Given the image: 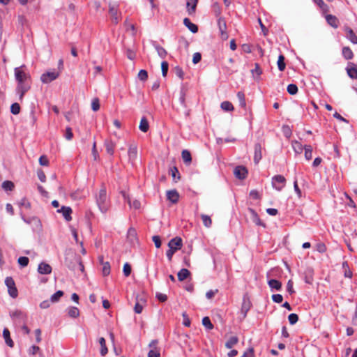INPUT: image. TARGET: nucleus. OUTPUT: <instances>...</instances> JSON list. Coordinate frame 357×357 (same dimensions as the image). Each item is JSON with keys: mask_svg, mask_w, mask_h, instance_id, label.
I'll list each match as a JSON object with an SVG mask.
<instances>
[{"mask_svg": "<svg viewBox=\"0 0 357 357\" xmlns=\"http://www.w3.org/2000/svg\"><path fill=\"white\" fill-rule=\"evenodd\" d=\"M127 238L132 244H134L137 241V231L135 229L132 227L129 228L127 232Z\"/></svg>", "mask_w": 357, "mask_h": 357, "instance_id": "6ab92c4d", "label": "nucleus"}, {"mask_svg": "<svg viewBox=\"0 0 357 357\" xmlns=\"http://www.w3.org/2000/svg\"><path fill=\"white\" fill-rule=\"evenodd\" d=\"M202 324L207 330H212L214 327L208 317L202 319Z\"/></svg>", "mask_w": 357, "mask_h": 357, "instance_id": "ea45409f", "label": "nucleus"}, {"mask_svg": "<svg viewBox=\"0 0 357 357\" xmlns=\"http://www.w3.org/2000/svg\"><path fill=\"white\" fill-rule=\"evenodd\" d=\"M238 342V338L236 336H232L229 338V340L225 343V347L227 349L232 348L235 344H236Z\"/></svg>", "mask_w": 357, "mask_h": 357, "instance_id": "473e14b6", "label": "nucleus"}, {"mask_svg": "<svg viewBox=\"0 0 357 357\" xmlns=\"http://www.w3.org/2000/svg\"><path fill=\"white\" fill-rule=\"evenodd\" d=\"M10 315L13 319H17L20 321L22 320L23 321H24L26 319V314L22 311L19 310L11 312Z\"/></svg>", "mask_w": 357, "mask_h": 357, "instance_id": "b1692460", "label": "nucleus"}, {"mask_svg": "<svg viewBox=\"0 0 357 357\" xmlns=\"http://www.w3.org/2000/svg\"><path fill=\"white\" fill-rule=\"evenodd\" d=\"M347 72L349 77L357 79V69L355 67L347 68Z\"/></svg>", "mask_w": 357, "mask_h": 357, "instance_id": "49530a36", "label": "nucleus"}, {"mask_svg": "<svg viewBox=\"0 0 357 357\" xmlns=\"http://www.w3.org/2000/svg\"><path fill=\"white\" fill-rule=\"evenodd\" d=\"M107 199L106 189L105 188H102L96 196V203L102 213H105L107 211Z\"/></svg>", "mask_w": 357, "mask_h": 357, "instance_id": "f03ea898", "label": "nucleus"}, {"mask_svg": "<svg viewBox=\"0 0 357 357\" xmlns=\"http://www.w3.org/2000/svg\"><path fill=\"white\" fill-rule=\"evenodd\" d=\"M271 298H272L273 301L275 303H280L283 301V296L279 294H273Z\"/></svg>", "mask_w": 357, "mask_h": 357, "instance_id": "e2e57ef3", "label": "nucleus"}, {"mask_svg": "<svg viewBox=\"0 0 357 357\" xmlns=\"http://www.w3.org/2000/svg\"><path fill=\"white\" fill-rule=\"evenodd\" d=\"M313 2L317 4L322 11L327 12L328 10V6L326 4L323 0H312Z\"/></svg>", "mask_w": 357, "mask_h": 357, "instance_id": "a18cd8bd", "label": "nucleus"}, {"mask_svg": "<svg viewBox=\"0 0 357 357\" xmlns=\"http://www.w3.org/2000/svg\"><path fill=\"white\" fill-rule=\"evenodd\" d=\"M99 343L101 346L100 354L102 356H105L108 351L105 344V339L104 337H100L99 339Z\"/></svg>", "mask_w": 357, "mask_h": 357, "instance_id": "79ce46f5", "label": "nucleus"}, {"mask_svg": "<svg viewBox=\"0 0 357 357\" xmlns=\"http://www.w3.org/2000/svg\"><path fill=\"white\" fill-rule=\"evenodd\" d=\"M305 158L307 160H310L312 158V148L310 145H305Z\"/></svg>", "mask_w": 357, "mask_h": 357, "instance_id": "a19ab883", "label": "nucleus"}, {"mask_svg": "<svg viewBox=\"0 0 357 357\" xmlns=\"http://www.w3.org/2000/svg\"><path fill=\"white\" fill-rule=\"evenodd\" d=\"M67 311L68 316L71 318H77L79 316V310L77 307L71 306Z\"/></svg>", "mask_w": 357, "mask_h": 357, "instance_id": "c756f323", "label": "nucleus"}, {"mask_svg": "<svg viewBox=\"0 0 357 357\" xmlns=\"http://www.w3.org/2000/svg\"><path fill=\"white\" fill-rule=\"evenodd\" d=\"M251 307V303L249 301V299H246L245 298H243L241 312L242 314V318L245 319L247 316L248 312L250 310Z\"/></svg>", "mask_w": 357, "mask_h": 357, "instance_id": "ddd939ff", "label": "nucleus"}, {"mask_svg": "<svg viewBox=\"0 0 357 357\" xmlns=\"http://www.w3.org/2000/svg\"><path fill=\"white\" fill-rule=\"evenodd\" d=\"M20 206H24L26 208H31V203L27 201V199L24 197L22 198L18 203Z\"/></svg>", "mask_w": 357, "mask_h": 357, "instance_id": "052dcab7", "label": "nucleus"}, {"mask_svg": "<svg viewBox=\"0 0 357 357\" xmlns=\"http://www.w3.org/2000/svg\"><path fill=\"white\" fill-rule=\"evenodd\" d=\"M57 213H62L64 219L68 222L72 220L71 214L73 211L69 206H62L60 209L57 210Z\"/></svg>", "mask_w": 357, "mask_h": 357, "instance_id": "f8f14e48", "label": "nucleus"}, {"mask_svg": "<svg viewBox=\"0 0 357 357\" xmlns=\"http://www.w3.org/2000/svg\"><path fill=\"white\" fill-rule=\"evenodd\" d=\"M288 320L291 325H294L298 321V316L295 313H291L288 316Z\"/></svg>", "mask_w": 357, "mask_h": 357, "instance_id": "8fccbe9b", "label": "nucleus"}, {"mask_svg": "<svg viewBox=\"0 0 357 357\" xmlns=\"http://www.w3.org/2000/svg\"><path fill=\"white\" fill-rule=\"evenodd\" d=\"M190 275V272L186 268H182L177 274L178 279L179 281H183L188 278Z\"/></svg>", "mask_w": 357, "mask_h": 357, "instance_id": "c85d7f7f", "label": "nucleus"}, {"mask_svg": "<svg viewBox=\"0 0 357 357\" xmlns=\"http://www.w3.org/2000/svg\"><path fill=\"white\" fill-rule=\"evenodd\" d=\"M139 128L143 132H146L149 130V123L147 119L145 116H143L141 119Z\"/></svg>", "mask_w": 357, "mask_h": 357, "instance_id": "a878e982", "label": "nucleus"}, {"mask_svg": "<svg viewBox=\"0 0 357 357\" xmlns=\"http://www.w3.org/2000/svg\"><path fill=\"white\" fill-rule=\"evenodd\" d=\"M220 107L225 112H231L234 109L233 105L229 101L222 102Z\"/></svg>", "mask_w": 357, "mask_h": 357, "instance_id": "58836bf2", "label": "nucleus"}, {"mask_svg": "<svg viewBox=\"0 0 357 357\" xmlns=\"http://www.w3.org/2000/svg\"><path fill=\"white\" fill-rule=\"evenodd\" d=\"M14 187V183L12 181H5L2 183V188L6 191L13 190Z\"/></svg>", "mask_w": 357, "mask_h": 357, "instance_id": "c03bdc74", "label": "nucleus"}, {"mask_svg": "<svg viewBox=\"0 0 357 357\" xmlns=\"http://www.w3.org/2000/svg\"><path fill=\"white\" fill-rule=\"evenodd\" d=\"M262 158L261 154V145L260 143H257L255 145V154H254V162L255 164H258Z\"/></svg>", "mask_w": 357, "mask_h": 357, "instance_id": "dca6fc26", "label": "nucleus"}, {"mask_svg": "<svg viewBox=\"0 0 357 357\" xmlns=\"http://www.w3.org/2000/svg\"><path fill=\"white\" fill-rule=\"evenodd\" d=\"M241 357H254V349L252 347L248 349Z\"/></svg>", "mask_w": 357, "mask_h": 357, "instance_id": "338daca9", "label": "nucleus"}, {"mask_svg": "<svg viewBox=\"0 0 357 357\" xmlns=\"http://www.w3.org/2000/svg\"><path fill=\"white\" fill-rule=\"evenodd\" d=\"M167 198L173 204H176L179 199V194L176 190H171L167 192Z\"/></svg>", "mask_w": 357, "mask_h": 357, "instance_id": "2eb2a0df", "label": "nucleus"}, {"mask_svg": "<svg viewBox=\"0 0 357 357\" xmlns=\"http://www.w3.org/2000/svg\"><path fill=\"white\" fill-rule=\"evenodd\" d=\"M148 357H160V354L156 349H151L148 353Z\"/></svg>", "mask_w": 357, "mask_h": 357, "instance_id": "774afa93", "label": "nucleus"}, {"mask_svg": "<svg viewBox=\"0 0 357 357\" xmlns=\"http://www.w3.org/2000/svg\"><path fill=\"white\" fill-rule=\"evenodd\" d=\"M218 25L219 27V30L221 33L222 37L223 38L224 36L225 35V37L227 38V33H226L227 24H226V22L223 17L218 18Z\"/></svg>", "mask_w": 357, "mask_h": 357, "instance_id": "412c9836", "label": "nucleus"}, {"mask_svg": "<svg viewBox=\"0 0 357 357\" xmlns=\"http://www.w3.org/2000/svg\"><path fill=\"white\" fill-rule=\"evenodd\" d=\"M201 218L202 220L204 225L206 227H207V228L211 227V226L212 225V220H211V218L210 216L205 215V214H202Z\"/></svg>", "mask_w": 357, "mask_h": 357, "instance_id": "4c0bfd02", "label": "nucleus"}, {"mask_svg": "<svg viewBox=\"0 0 357 357\" xmlns=\"http://www.w3.org/2000/svg\"><path fill=\"white\" fill-rule=\"evenodd\" d=\"M155 297L160 302H165L167 300V296L166 294L157 292L155 294Z\"/></svg>", "mask_w": 357, "mask_h": 357, "instance_id": "69168bd1", "label": "nucleus"}, {"mask_svg": "<svg viewBox=\"0 0 357 357\" xmlns=\"http://www.w3.org/2000/svg\"><path fill=\"white\" fill-rule=\"evenodd\" d=\"M183 24L192 33H196L198 32V26L195 24L191 22L188 18L185 17L183 20Z\"/></svg>", "mask_w": 357, "mask_h": 357, "instance_id": "5701e85b", "label": "nucleus"}, {"mask_svg": "<svg viewBox=\"0 0 357 357\" xmlns=\"http://www.w3.org/2000/svg\"><path fill=\"white\" fill-rule=\"evenodd\" d=\"M3 337L5 340L6 344L8 347L13 348L14 347V342L12 340V339L10 338V333L9 330L7 328H5L3 331Z\"/></svg>", "mask_w": 357, "mask_h": 357, "instance_id": "4be33fe9", "label": "nucleus"}, {"mask_svg": "<svg viewBox=\"0 0 357 357\" xmlns=\"http://www.w3.org/2000/svg\"><path fill=\"white\" fill-rule=\"evenodd\" d=\"M250 212L252 214V221H253V222H255L257 225L263 226L264 227H265V224L261 222V220H260L259 215L255 212V211L253 210V209H250Z\"/></svg>", "mask_w": 357, "mask_h": 357, "instance_id": "2f4dec72", "label": "nucleus"}, {"mask_svg": "<svg viewBox=\"0 0 357 357\" xmlns=\"http://www.w3.org/2000/svg\"><path fill=\"white\" fill-rule=\"evenodd\" d=\"M327 22L332 26L333 27H337V19L336 17L332 15H327L326 17Z\"/></svg>", "mask_w": 357, "mask_h": 357, "instance_id": "c9c22d12", "label": "nucleus"}, {"mask_svg": "<svg viewBox=\"0 0 357 357\" xmlns=\"http://www.w3.org/2000/svg\"><path fill=\"white\" fill-rule=\"evenodd\" d=\"M123 197L130 207H133L135 209H139L140 208L141 204L139 201L135 199L132 202L130 198L128 196L126 195V194H123Z\"/></svg>", "mask_w": 357, "mask_h": 357, "instance_id": "cd10ccee", "label": "nucleus"}, {"mask_svg": "<svg viewBox=\"0 0 357 357\" xmlns=\"http://www.w3.org/2000/svg\"><path fill=\"white\" fill-rule=\"evenodd\" d=\"M63 296V291L61 290H59L56 291L54 294H52L50 297V301L52 303H56L59 301V299Z\"/></svg>", "mask_w": 357, "mask_h": 357, "instance_id": "f704fd0d", "label": "nucleus"}, {"mask_svg": "<svg viewBox=\"0 0 357 357\" xmlns=\"http://www.w3.org/2000/svg\"><path fill=\"white\" fill-rule=\"evenodd\" d=\"M8 291L9 295L13 298H17L18 296V291L15 286L8 289Z\"/></svg>", "mask_w": 357, "mask_h": 357, "instance_id": "0e129e2a", "label": "nucleus"}, {"mask_svg": "<svg viewBox=\"0 0 357 357\" xmlns=\"http://www.w3.org/2000/svg\"><path fill=\"white\" fill-rule=\"evenodd\" d=\"M131 271H132L131 266L128 263H126L123 265V272L124 275L126 277L129 276L131 273Z\"/></svg>", "mask_w": 357, "mask_h": 357, "instance_id": "6e6d98bb", "label": "nucleus"}, {"mask_svg": "<svg viewBox=\"0 0 357 357\" xmlns=\"http://www.w3.org/2000/svg\"><path fill=\"white\" fill-rule=\"evenodd\" d=\"M248 173V172L246 167L241 165L236 167L234 170V174L240 180L245 179L247 177Z\"/></svg>", "mask_w": 357, "mask_h": 357, "instance_id": "1a4fd4ad", "label": "nucleus"}, {"mask_svg": "<svg viewBox=\"0 0 357 357\" xmlns=\"http://www.w3.org/2000/svg\"><path fill=\"white\" fill-rule=\"evenodd\" d=\"M17 261H18V264L22 267H25V266H26L28 265L29 259L26 257H20L18 258Z\"/></svg>", "mask_w": 357, "mask_h": 357, "instance_id": "864d4df0", "label": "nucleus"}, {"mask_svg": "<svg viewBox=\"0 0 357 357\" xmlns=\"http://www.w3.org/2000/svg\"><path fill=\"white\" fill-rule=\"evenodd\" d=\"M59 75V72L56 70L47 72L43 73L40 77V80L43 83L47 84L56 79Z\"/></svg>", "mask_w": 357, "mask_h": 357, "instance_id": "0eeeda50", "label": "nucleus"}, {"mask_svg": "<svg viewBox=\"0 0 357 357\" xmlns=\"http://www.w3.org/2000/svg\"><path fill=\"white\" fill-rule=\"evenodd\" d=\"M198 0H187L186 8L188 15H192L196 11Z\"/></svg>", "mask_w": 357, "mask_h": 357, "instance_id": "f3484780", "label": "nucleus"}, {"mask_svg": "<svg viewBox=\"0 0 357 357\" xmlns=\"http://www.w3.org/2000/svg\"><path fill=\"white\" fill-rule=\"evenodd\" d=\"M237 98L238 100L239 106L245 108L246 107V102H245V94L242 91H238L237 93Z\"/></svg>", "mask_w": 357, "mask_h": 357, "instance_id": "72a5a7b5", "label": "nucleus"}, {"mask_svg": "<svg viewBox=\"0 0 357 357\" xmlns=\"http://www.w3.org/2000/svg\"><path fill=\"white\" fill-rule=\"evenodd\" d=\"M5 284L8 287V290L15 286V283L13 278L7 277L5 279Z\"/></svg>", "mask_w": 357, "mask_h": 357, "instance_id": "3c124183", "label": "nucleus"}, {"mask_svg": "<svg viewBox=\"0 0 357 357\" xmlns=\"http://www.w3.org/2000/svg\"><path fill=\"white\" fill-rule=\"evenodd\" d=\"M128 154L129 161L133 163L137 156V147L135 144H131L129 146Z\"/></svg>", "mask_w": 357, "mask_h": 357, "instance_id": "4468645a", "label": "nucleus"}, {"mask_svg": "<svg viewBox=\"0 0 357 357\" xmlns=\"http://www.w3.org/2000/svg\"><path fill=\"white\" fill-rule=\"evenodd\" d=\"M102 275L104 276H107L110 273V264L109 262H105V264H102Z\"/></svg>", "mask_w": 357, "mask_h": 357, "instance_id": "603ef678", "label": "nucleus"}, {"mask_svg": "<svg viewBox=\"0 0 357 357\" xmlns=\"http://www.w3.org/2000/svg\"><path fill=\"white\" fill-rule=\"evenodd\" d=\"M138 78L141 81H146L148 78V73L146 70H140L138 73Z\"/></svg>", "mask_w": 357, "mask_h": 357, "instance_id": "5fc2aeb1", "label": "nucleus"}, {"mask_svg": "<svg viewBox=\"0 0 357 357\" xmlns=\"http://www.w3.org/2000/svg\"><path fill=\"white\" fill-rule=\"evenodd\" d=\"M268 284L272 290L275 289L277 291H280L282 288V283L275 279L269 280L268 281Z\"/></svg>", "mask_w": 357, "mask_h": 357, "instance_id": "393cba45", "label": "nucleus"}, {"mask_svg": "<svg viewBox=\"0 0 357 357\" xmlns=\"http://www.w3.org/2000/svg\"><path fill=\"white\" fill-rule=\"evenodd\" d=\"M104 146L107 153L110 155H113L114 153L115 143L112 140L106 139L104 142Z\"/></svg>", "mask_w": 357, "mask_h": 357, "instance_id": "aec40b11", "label": "nucleus"}, {"mask_svg": "<svg viewBox=\"0 0 357 357\" xmlns=\"http://www.w3.org/2000/svg\"><path fill=\"white\" fill-rule=\"evenodd\" d=\"M183 245L182 239L180 237H175L169 241L168 243L169 250L166 252V255L169 259L171 261L172 259V256L176 251L180 250Z\"/></svg>", "mask_w": 357, "mask_h": 357, "instance_id": "f257e3e1", "label": "nucleus"}, {"mask_svg": "<svg viewBox=\"0 0 357 357\" xmlns=\"http://www.w3.org/2000/svg\"><path fill=\"white\" fill-rule=\"evenodd\" d=\"M91 108L95 112L98 111L100 109V102L99 99L98 98L93 99L91 102Z\"/></svg>", "mask_w": 357, "mask_h": 357, "instance_id": "bf43d9fd", "label": "nucleus"}, {"mask_svg": "<svg viewBox=\"0 0 357 357\" xmlns=\"http://www.w3.org/2000/svg\"><path fill=\"white\" fill-rule=\"evenodd\" d=\"M10 112L13 114H18L20 112V106L18 103H13L10 106Z\"/></svg>", "mask_w": 357, "mask_h": 357, "instance_id": "09e8293b", "label": "nucleus"}, {"mask_svg": "<svg viewBox=\"0 0 357 357\" xmlns=\"http://www.w3.org/2000/svg\"><path fill=\"white\" fill-rule=\"evenodd\" d=\"M344 31L346 33L347 38L352 43L357 44V36L354 31L348 26L345 27Z\"/></svg>", "mask_w": 357, "mask_h": 357, "instance_id": "a211bd4d", "label": "nucleus"}, {"mask_svg": "<svg viewBox=\"0 0 357 357\" xmlns=\"http://www.w3.org/2000/svg\"><path fill=\"white\" fill-rule=\"evenodd\" d=\"M109 13L112 16V20L114 24H118L121 19V13L119 14L118 5L109 3Z\"/></svg>", "mask_w": 357, "mask_h": 357, "instance_id": "6e6552de", "label": "nucleus"}, {"mask_svg": "<svg viewBox=\"0 0 357 357\" xmlns=\"http://www.w3.org/2000/svg\"><path fill=\"white\" fill-rule=\"evenodd\" d=\"M21 218L24 222L28 225H31L34 231H40L42 229V224L40 219L36 216L25 218L24 215L21 213Z\"/></svg>", "mask_w": 357, "mask_h": 357, "instance_id": "7ed1b4c3", "label": "nucleus"}, {"mask_svg": "<svg viewBox=\"0 0 357 357\" xmlns=\"http://www.w3.org/2000/svg\"><path fill=\"white\" fill-rule=\"evenodd\" d=\"M178 102L181 107L177 108V112L179 113H183L185 117H188L190 114V109H188L185 103V92L183 90H181L180 92Z\"/></svg>", "mask_w": 357, "mask_h": 357, "instance_id": "20e7f679", "label": "nucleus"}, {"mask_svg": "<svg viewBox=\"0 0 357 357\" xmlns=\"http://www.w3.org/2000/svg\"><path fill=\"white\" fill-rule=\"evenodd\" d=\"M24 66L21 67H17L15 68V77L17 82V83L25 82L29 79V75L23 71L22 68Z\"/></svg>", "mask_w": 357, "mask_h": 357, "instance_id": "423d86ee", "label": "nucleus"}, {"mask_svg": "<svg viewBox=\"0 0 357 357\" xmlns=\"http://www.w3.org/2000/svg\"><path fill=\"white\" fill-rule=\"evenodd\" d=\"M29 89L30 86L26 82H20L17 84V92L20 95V100H22L23 98L24 95L26 91H29Z\"/></svg>", "mask_w": 357, "mask_h": 357, "instance_id": "9d476101", "label": "nucleus"}, {"mask_svg": "<svg viewBox=\"0 0 357 357\" xmlns=\"http://www.w3.org/2000/svg\"><path fill=\"white\" fill-rule=\"evenodd\" d=\"M285 183L286 178L282 175H275L272 178V186L278 191H281Z\"/></svg>", "mask_w": 357, "mask_h": 357, "instance_id": "39448f33", "label": "nucleus"}, {"mask_svg": "<svg viewBox=\"0 0 357 357\" xmlns=\"http://www.w3.org/2000/svg\"><path fill=\"white\" fill-rule=\"evenodd\" d=\"M155 48L160 57L162 59H165L166 57L167 52L162 47L160 46L159 45H155Z\"/></svg>", "mask_w": 357, "mask_h": 357, "instance_id": "37998d69", "label": "nucleus"}, {"mask_svg": "<svg viewBox=\"0 0 357 357\" xmlns=\"http://www.w3.org/2000/svg\"><path fill=\"white\" fill-rule=\"evenodd\" d=\"M316 250L320 253H324L326 251V246L324 243H319L316 245Z\"/></svg>", "mask_w": 357, "mask_h": 357, "instance_id": "680f3d73", "label": "nucleus"}, {"mask_svg": "<svg viewBox=\"0 0 357 357\" xmlns=\"http://www.w3.org/2000/svg\"><path fill=\"white\" fill-rule=\"evenodd\" d=\"M51 266L45 262H41L38 264V272L42 275H48L52 273Z\"/></svg>", "mask_w": 357, "mask_h": 357, "instance_id": "9b49d317", "label": "nucleus"}, {"mask_svg": "<svg viewBox=\"0 0 357 357\" xmlns=\"http://www.w3.org/2000/svg\"><path fill=\"white\" fill-rule=\"evenodd\" d=\"M342 55L347 60H350L354 56L353 52L349 47H344L342 48Z\"/></svg>", "mask_w": 357, "mask_h": 357, "instance_id": "7c9ffc66", "label": "nucleus"}, {"mask_svg": "<svg viewBox=\"0 0 357 357\" xmlns=\"http://www.w3.org/2000/svg\"><path fill=\"white\" fill-rule=\"evenodd\" d=\"M287 92L291 95H295L298 92V86L294 84H290L287 86Z\"/></svg>", "mask_w": 357, "mask_h": 357, "instance_id": "de8ad7c7", "label": "nucleus"}, {"mask_svg": "<svg viewBox=\"0 0 357 357\" xmlns=\"http://www.w3.org/2000/svg\"><path fill=\"white\" fill-rule=\"evenodd\" d=\"M174 73L177 77H178L181 79H183L184 77V73L183 69L177 66L174 68Z\"/></svg>", "mask_w": 357, "mask_h": 357, "instance_id": "4d7b16f0", "label": "nucleus"}, {"mask_svg": "<svg viewBox=\"0 0 357 357\" xmlns=\"http://www.w3.org/2000/svg\"><path fill=\"white\" fill-rule=\"evenodd\" d=\"M169 64L167 61H162L161 63L162 75L163 77H166L168 72Z\"/></svg>", "mask_w": 357, "mask_h": 357, "instance_id": "13d9d810", "label": "nucleus"}, {"mask_svg": "<svg viewBox=\"0 0 357 357\" xmlns=\"http://www.w3.org/2000/svg\"><path fill=\"white\" fill-rule=\"evenodd\" d=\"M284 60H285V58L282 54H280L278 56V60L277 63H278V69L280 71H283L285 69L286 64H285Z\"/></svg>", "mask_w": 357, "mask_h": 357, "instance_id": "e433bc0d", "label": "nucleus"}, {"mask_svg": "<svg viewBox=\"0 0 357 357\" xmlns=\"http://www.w3.org/2000/svg\"><path fill=\"white\" fill-rule=\"evenodd\" d=\"M181 157L183 159V161L186 165H189L192 162V156L191 153L188 150H183L181 153Z\"/></svg>", "mask_w": 357, "mask_h": 357, "instance_id": "bb28decb", "label": "nucleus"}]
</instances>
